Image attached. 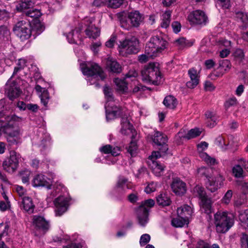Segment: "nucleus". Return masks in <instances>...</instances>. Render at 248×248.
I'll use <instances>...</instances> for the list:
<instances>
[{
	"instance_id": "obj_1",
	"label": "nucleus",
	"mask_w": 248,
	"mask_h": 248,
	"mask_svg": "<svg viewBox=\"0 0 248 248\" xmlns=\"http://www.w3.org/2000/svg\"><path fill=\"white\" fill-rule=\"evenodd\" d=\"M83 74L87 76V81L90 85L95 84L96 87H100L98 82L104 80L106 76L102 68L95 63H88L81 68Z\"/></svg>"
},
{
	"instance_id": "obj_2",
	"label": "nucleus",
	"mask_w": 248,
	"mask_h": 248,
	"mask_svg": "<svg viewBox=\"0 0 248 248\" xmlns=\"http://www.w3.org/2000/svg\"><path fill=\"white\" fill-rule=\"evenodd\" d=\"M158 63H150L141 71L142 80L146 83L157 85L160 82L161 75Z\"/></svg>"
},
{
	"instance_id": "obj_3",
	"label": "nucleus",
	"mask_w": 248,
	"mask_h": 248,
	"mask_svg": "<svg viewBox=\"0 0 248 248\" xmlns=\"http://www.w3.org/2000/svg\"><path fill=\"white\" fill-rule=\"evenodd\" d=\"M103 92L107 100L105 105L106 118L107 120L114 119L120 115L121 108L114 104V97L112 90L110 88L105 86L104 87Z\"/></svg>"
},
{
	"instance_id": "obj_4",
	"label": "nucleus",
	"mask_w": 248,
	"mask_h": 248,
	"mask_svg": "<svg viewBox=\"0 0 248 248\" xmlns=\"http://www.w3.org/2000/svg\"><path fill=\"white\" fill-rule=\"evenodd\" d=\"M214 223L217 233H224L233 225V220L226 212L218 211L214 215Z\"/></svg>"
},
{
	"instance_id": "obj_5",
	"label": "nucleus",
	"mask_w": 248,
	"mask_h": 248,
	"mask_svg": "<svg viewBox=\"0 0 248 248\" xmlns=\"http://www.w3.org/2000/svg\"><path fill=\"white\" fill-rule=\"evenodd\" d=\"M168 42L161 36H152L146 45V51L151 56H158L168 46Z\"/></svg>"
},
{
	"instance_id": "obj_6",
	"label": "nucleus",
	"mask_w": 248,
	"mask_h": 248,
	"mask_svg": "<svg viewBox=\"0 0 248 248\" xmlns=\"http://www.w3.org/2000/svg\"><path fill=\"white\" fill-rule=\"evenodd\" d=\"M140 48V41L135 36L126 38L119 45V52L123 56L136 54Z\"/></svg>"
},
{
	"instance_id": "obj_7",
	"label": "nucleus",
	"mask_w": 248,
	"mask_h": 248,
	"mask_svg": "<svg viewBox=\"0 0 248 248\" xmlns=\"http://www.w3.org/2000/svg\"><path fill=\"white\" fill-rule=\"evenodd\" d=\"M154 205L155 201L152 199H148L143 202L137 209V217L141 226H145L147 223L149 210Z\"/></svg>"
},
{
	"instance_id": "obj_8",
	"label": "nucleus",
	"mask_w": 248,
	"mask_h": 248,
	"mask_svg": "<svg viewBox=\"0 0 248 248\" xmlns=\"http://www.w3.org/2000/svg\"><path fill=\"white\" fill-rule=\"evenodd\" d=\"M127 18L128 21L125 18H122L120 20L121 26L126 30H128L131 27H139L144 19L143 15L138 11L129 12Z\"/></svg>"
},
{
	"instance_id": "obj_9",
	"label": "nucleus",
	"mask_w": 248,
	"mask_h": 248,
	"mask_svg": "<svg viewBox=\"0 0 248 248\" xmlns=\"http://www.w3.org/2000/svg\"><path fill=\"white\" fill-rule=\"evenodd\" d=\"M13 31L14 33L21 41H24L30 38L31 35V26L25 21H19L14 26Z\"/></svg>"
},
{
	"instance_id": "obj_10",
	"label": "nucleus",
	"mask_w": 248,
	"mask_h": 248,
	"mask_svg": "<svg viewBox=\"0 0 248 248\" xmlns=\"http://www.w3.org/2000/svg\"><path fill=\"white\" fill-rule=\"evenodd\" d=\"M5 119L6 122L0 120V133L2 132L7 134V136L19 135L20 132L16 126V122L13 120V116H8Z\"/></svg>"
},
{
	"instance_id": "obj_11",
	"label": "nucleus",
	"mask_w": 248,
	"mask_h": 248,
	"mask_svg": "<svg viewBox=\"0 0 248 248\" xmlns=\"http://www.w3.org/2000/svg\"><path fill=\"white\" fill-rule=\"evenodd\" d=\"M19 158V155L15 151H11L9 158L5 159L3 162L2 166L4 170L9 172L15 171L18 167Z\"/></svg>"
},
{
	"instance_id": "obj_12",
	"label": "nucleus",
	"mask_w": 248,
	"mask_h": 248,
	"mask_svg": "<svg viewBox=\"0 0 248 248\" xmlns=\"http://www.w3.org/2000/svg\"><path fill=\"white\" fill-rule=\"evenodd\" d=\"M188 19L191 24L195 25L204 26L208 22V17L205 13L200 10L190 13Z\"/></svg>"
},
{
	"instance_id": "obj_13",
	"label": "nucleus",
	"mask_w": 248,
	"mask_h": 248,
	"mask_svg": "<svg viewBox=\"0 0 248 248\" xmlns=\"http://www.w3.org/2000/svg\"><path fill=\"white\" fill-rule=\"evenodd\" d=\"M159 157H160V153L155 151L153 152L149 157V166L152 172L157 176H160L164 169V165L156 160Z\"/></svg>"
},
{
	"instance_id": "obj_14",
	"label": "nucleus",
	"mask_w": 248,
	"mask_h": 248,
	"mask_svg": "<svg viewBox=\"0 0 248 248\" xmlns=\"http://www.w3.org/2000/svg\"><path fill=\"white\" fill-rule=\"evenodd\" d=\"M32 223L34 229L43 234H45L50 227L49 221L46 220L44 217L40 216H34Z\"/></svg>"
},
{
	"instance_id": "obj_15",
	"label": "nucleus",
	"mask_w": 248,
	"mask_h": 248,
	"mask_svg": "<svg viewBox=\"0 0 248 248\" xmlns=\"http://www.w3.org/2000/svg\"><path fill=\"white\" fill-rule=\"evenodd\" d=\"M224 180L220 174L209 177L206 182V188L211 192H214L223 186Z\"/></svg>"
},
{
	"instance_id": "obj_16",
	"label": "nucleus",
	"mask_w": 248,
	"mask_h": 248,
	"mask_svg": "<svg viewBox=\"0 0 248 248\" xmlns=\"http://www.w3.org/2000/svg\"><path fill=\"white\" fill-rule=\"evenodd\" d=\"M201 131L198 128H193L189 130L187 133H186L184 130H181L175 136V141L180 144L184 139L187 140L193 139L199 136L201 134Z\"/></svg>"
},
{
	"instance_id": "obj_17",
	"label": "nucleus",
	"mask_w": 248,
	"mask_h": 248,
	"mask_svg": "<svg viewBox=\"0 0 248 248\" xmlns=\"http://www.w3.org/2000/svg\"><path fill=\"white\" fill-rule=\"evenodd\" d=\"M54 203L56 216H61L66 211L68 206V202L64 197H59L56 198Z\"/></svg>"
},
{
	"instance_id": "obj_18",
	"label": "nucleus",
	"mask_w": 248,
	"mask_h": 248,
	"mask_svg": "<svg viewBox=\"0 0 248 248\" xmlns=\"http://www.w3.org/2000/svg\"><path fill=\"white\" fill-rule=\"evenodd\" d=\"M171 187L173 191L177 195H183L186 191V183L180 178L174 179L171 185Z\"/></svg>"
},
{
	"instance_id": "obj_19",
	"label": "nucleus",
	"mask_w": 248,
	"mask_h": 248,
	"mask_svg": "<svg viewBox=\"0 0 248 248\" xmlns=\"http://www.w3.org/2000/svg\"><path fill=\"white\" fill-rule=\"evenodd\" d=\"M51 180L43 174H38L34 177L32 182L34 187L44 186L50 188Z\"/></svg>"
},
{
	"instance_id": "obj_20",
	"label": "nucleus",
	"mask_w": 248,
	"mask_h": 248,
	"mask_svg": "<svg viewBox=\"0 0 248 248\" xmlns=\"http://www.w3.org/2000/svg\"><path fill=\"white\" fill-rule=\"evenodd\" d=\"M188 74L190 80L187 82L186 86L188 88L193 89L199 84V77L198 73L195 68H191L188 70Z\"/></svg>"
},
{
	"instance_id": "obj_21",
	"label": "nucleus",
	"mask_w": 248,
	"mask_h": 248,
	"mask_svg": "<svg viewBox=\"0 0 248 248\" xmlns=\"http://www.w3.org/2000/svg\"><path fill=\"white\" fill-rule=\"evenodd\" d=\"M94 19L93 18H87L85 21L89 22V24H86V25L88 26L85 31L86 34L90 38L95 39L100 34L99 29L92 24Z\"/></svg>"
},
{
	"instance_id": "obj_22",
	"label": "nucleus",
	"mask_w": 248,
	"mask_h": 248,
	"mask_svg": "<svg viewBox=\"0 0 248 248\" xmlns=\"http://www.w3.org/2000/svg\"><path fill=\"white\" fill-rule=\"evenodd\" d=\"M231 64L230 62L228 60H221L219 62V66L214 72V75L217 77H220L223 76L227 71L231 68Z\"/></svg>"
},
{
	"instance_id": "obj_23",
	"label": "nucleus",
	"mask_w": 248,
	"mask_h": 248,
	"mask_svg": "<svg viewBox=\"0 0 248 248\" xmlns=\"http://www.w3.org/2000/svg\"><path fill=\"white\" fill-rule=\"evenodd\" d=\"M234 13L236 19L243 24V25L242 26V31H241V36L242 37L243 32L248 31V16L246 13L239 10H235Z\"/></svg>"
},
{
	"instance_id": "obj_24",
	"label": "nucleus",
	"mask_w": 248,
	"mask_h": 248,
	"mask_svg": "<svg viewBox=\"0 0 248 248\" xmlns=\"http://www.w3.org/2000/svg\"><path fill=\"white\" fill-rule=\"evenodd\" d=\"M107 68L113 73H120L122 71V67L119 63L114 59L108 57L106 62Z\"/></svg>"
},
{
	"instance_id": "obj_25",
	"label": "nucleus",
	"mask_w": 248,
	"mask_h": 248,
	"mask_svg": "<svg viewBox=\"0 0 248 248\" xmlns=\"http://www.w3.org/2000/svg\"><path fill=\"white\" fill-rule=\"evenodd\" d=\"M36 92L39 93V97L42 104L46 107L49 100L48 92L45 88H42L40 85H36L35 87Z\"/></svg>"
},
{
	"instance_id": "obj_26",
	"label": "nucleus",
	"mask_w": 248,
	"mask_h": 248,
	"mask_svg": "<svg viewBox=\"0 0 248 248\" xmlns=\"http://www.w3.org/2000/svg\"><path fill=\"white\" fill-rule=\"evenodd\" d=\"M178 216L186 219L188 220L189 217L191 216L193 213V210L192 208L187 205H185L183 206L180 207L177 209Z\"/></svg>"
},
{
	"instance_id": "obj_27",
	"label": "nucleus",
	"mask_w": 248,
	"mask_h": 248,
	"mask_svg": "<svg viewBox=\"0 0 248 248\" xmlns=\"http://www.w3.org/2000/svg\"><path fill=\"white\" fill-rule=\"evenodd\" d=\"M11 40V32L5 26H0V42L7 43Z\"/></svg>"
},
{
	"instance_id": "obj_28",
	"label": "nucleus",
	"mask_w": 248,
	"mask_h": 248,
	"mask_svg": "<svg viewBox=\"0 0 248 248\" xmlns=\"http://www.w3.org/2000/svg\"><path fill=\"white\" fill-rule=\"evenodd\" d=\"M153 142L158 146L164 145L167 142V136L159 131H155L152 138Z\"/></svg>"
},
{
	"instance_id": "obj_29",
	"label": "nucleus",
	"mask_w": 248,
	"mask_h": 248,
	"mask_svg": "<svg viewBox=\"0 0 248 248\" xmlns=\"http://www.w3.org/2000/svg\"><path fill=\"white\" fill-rule=\"evenodd\" d=\"M121 133L124 135H127L132 132L133 126L130 122L129 119L123 117L121 121Z\"/></svg>"
},
{
	"instance_id": "obj_30",
	"label": "nucleus",
	"mask_w": 248,
	"mask_h": 248,
	"mask_svg": "<svg viewBox=\"0 0 248 248\" xmlns=\"http://www.w3.org/2000/svg\"><path fill=\"white\" fill-rule=\"evenodd\" d=\"M201 209L207 215H210L213 211L211 200L210 198H206L201 201Z\"/></svg>"
},
{
	"instance_id": "obj_31",
	"label": "nucleus",
	"mask_w": 248,
	"mask_h": 248,
	"mask_svg": "<svg viewBox=\"0 0 248 248\" xmlns=\"http://www.w3.org/2000/svg\"><path fill=\"white\" fill-rule=\"evenodd\" d=\"M22 205L23 209L29 213L33 212L34 206L33 204L32 200L29 197H24L22 198Z\"/></svg>"
},
{
	"instance_id": "obj_32",
	"label": "nucleus",
	"mask_w": 248,
	"mask_h": 248,
	"mask_svg": "<svg viewBox=\"0 0 248 248\" xmlns=\"http://www.w3.org/2000/svg\"><path fill=\"white\" fill-rule=\"evenodd\" d=\"M156 201L159 205L166 206L170 205L171 200L167 193H161L156 197Z\"/></svg>"
},
{
	"instance_id": "obj_33",
	"label": "nucleus",
	"mask_w": 248,
	"mask_h": 248,
	"mask_svg": "<svg viewBox=\"0 0 248 248\" xmlns=\"http://www.w3.org/2000/svg\"><path fill=\"white\" fill-rule=\"evenodd\" d=\"M193 195L196 197H199L201 201L208 198L204 188L199 185L194 187L193 189Z\"/></svg>"
},
{
	"instance_id": "obj_34",
	"label": "nucleus",
	"mask_w": 248,
	"mask_h": 248,
	"mask_svg": "<svg viewBox=\"0 0 248 248\" xmlns=\"http://www.w3.org/2000/svg\"><path fill=\"white\" fill-rule=\"evenodd\" d=\"M171 12L170 10H167L163 14L161 17L162 22L161 27L163 28H167L170 25V22Z\"/></svg>"
},
{
	"instance_id": "obj_35",
	"label": "nucleus",
	"mask_w": 248,
	"mask_h": 248,
	"mask_svg": "<svg viewBox=\"0 0 248 248\" xmlns=\"http://www.w3.org/2000/svg\"><path fill=\"white\" fill-rule=\"evenodd\" d=\"M163 104L168 108L174 109L177 105V100L174 96L169 95L164 98Z\"/></svg>"
},
{
	"instance_id": "obj_36",
	"label": "nucleus",
	"mask_w": 248,
	"mask_h": 248,
	"mask_svg": "<svg viewBox=\"0 0 248 248\" xmlns=\"http://www.w3.org/2000/svg\"><path fill=\"white\" fill-rule=\"evenodd\" d=\"M174 43L175 45L178 46L180 49L183 48L185 47L190 46L192 45L188 40L184 37H181L176 39Z\"/></svg>"
},
{
	"instance_id": "obj_37",
	"label": "nucleus",
	"mask_w": 248,
	"mask_h": 248,
	"mask_svg": "<svg viewBox=\"0 0 248 248\" xmlns=\"http://www.w3.org/2000/svg\"><path fill=\"white\" fill-rule=\"evenodd\" d=\"M34 3L31 0H22L19 4V6L17 7L18 9L21 11H23L30 9L32 7Z\"/></svg>"
},
{
	"instance_id": "obj_38",
	"label": "nucleus",
	"mask_w": 248,
	"mask_h": 248,
	"mask_svg": "<svg viewBox=\"0 0 248 248\" xmlns=\"http://www.w3.org/2000/svg\"><path fill=\"white\" fill-rule=\"evenodd\" d=\"M216 142L222 150H225L229 148L231 145L229 142L226 141L225 139L222 136H219L216 139Z\"/></svg>"
},
{
	"instance_id": "obj_39",
	"label": "nucleus",
	"mask_w": 248,
	"mask_h": 248,
	"mask_svg": "<svg viewBox=\"0 0 248 248\" xmlns=\"http://www.w3.org/2000/svg\"><path fill=\"white\" fill-rule=\"evenodd\" d=\"M187 223V220L186 219L179 216L173 218L171 220V225L175 227H182Z\"/></svg>"
},
{
	"instance_id": "obj_40",
	"label": "nucleus",
	"mask_w": 248,
	"mask_h": 248,
	"mask_svg": "<svg viewBox=\"0 0 248 248\" xmlns=\"http://www.w3.org/2000/svg\"><path fill=\"white\" fill-rule=\"evenodd\" d=\"M8 97L11 100L18 97L20 94V91L17 88L11 87L7 92Z\"/></svg>"
},
{
	"instance_id": "obj_41",
	"label": "nucleus",
	"mask_w": 248,
	"mask_h": 248,
	"mask_svg": "<svg viewBox=\"0 0 248 248\" xmlns=\"http://www.w3.org/2000/svg\"><path fill=\"white\" fill-rule=\"evenodd\" d=\"M114 82L116 84L118 90L125 91L127 89V84L124 79L116 78L114 79Z\"/></svg>"
},
{
	"instance_id": "obj_42",
	"label": "nucleus",
	"mask_w": 248,
	"mask_h": 248,
	"mask_svg": "<svg viewBox=\"0 0 248 248\" xmlns=\"http://www.w3.org/2000/svg\"><path fill=\"white\" fill-rule=\"evenodd\" d=\"M45 29L44 25L39 21H36L33 23V26L31 27V31H35L36 34L39 35L42 33Z\"/></svg>"
},
{
	"instance_id": "obj_43",
	"label": "nucleus",
	"mask_w": 248,
	"mask_h": 248,
	"mask_svg": "<svg viewBox=\"0 0 248 248\" xmlns=\"http://www.w3.org/2000/svg\"><path fill=\"white\" fill-rule=\"evenodd\" d=\"M25 14L28 16L35 18H38L41 16V13L39 10L31 8L26 11Z\"/></svg>"
},
{
	"instance_id": "obj_44",
	"label": "nucleus",
	"mask_w": 248,
	"mask_h": 248,
	"mask_svg": "<svg viewBox=\"0 0 248 248\" xmlns=\"http://www.w3.org/2000/svg\"><path fill=\"white\" fill-rule=\"evenodd\" d=\"M7 140L10 145H16L21 142L20 135L7 136Z\"/></svg>"
},
{
	"instance_id": "obj_45",
	"label": "nucleus",
	"mask_w": 248,
	"mask_h": 248,
	"mask_svg": "<svg viewBox=\"0 0 248 248\" xmlns=\"http://www.w3.org/2000/svg\"><path fill=\"white\" fill-rule=\"evenodd\" d=\"M233 192L232 190H228L224 194L221 201L223 204L228 205L231 201Z\"/></svg>"
},
{
	"instance_id": "obj_46",
	"label": "nucleus",
	"mask_w": 248,
	"mask_h": 248,
	"mask_svg": "<svg viewBox=\"0 0 248 248\" xmlns=\"http://www.w3.org/2000/svg\"><path fill=\"white\" fill-rule=\"evenodd\" d=\"M156 56H151L150 54L147 53L146 51V47H145V54L140 55L138 56V60L141 63L147 62L149 59H153L156 57Z\"/></svg>"
},
{
	"instance_id": "obj_47",
	"label": "nucleus",
	"mask_w": 248,
	"mask_h": 248,
	"mask_svg": "<svg viewBox=\"0 0 248 248\" xmlns=\"http://www.w3.org/2000/svg\"><path fill=\"white\" fill-rule=\"evenodd\" d=\"M232 173L234 176L237 178L243 176V170L240 165H235L232 168Z\"/></svg>"
},
{
	"instance_id": "obj_48",
	"label": "nucleus",
	"mask_w": 248,
	"mask_h": 248,
	"mask_svg": "<svg viewBox=\"0 0 248 248\" xmlns=\"http://www.w3.org/2000/svg\"><path fill=\"white\" fill-rule=\"evenodd\" d=\"M138 147L135 142H131L129 146L127 148V152L130 154L131 156H135Z\"/></svg>"
},
{
	"instance_id": "obj_49",
	"label": "nucleus",
	"mask_w": 248,
	"mask_h": 248,
	"mask_svg": "<svg viewBox=\"0 0 248 248\" xmlns=\"http://www.w3.org/2000/svg\"><path fill=\"white\" fill-rule=\"evenodd\" d=\"M17 66L15 67L13 76L16 74L17 72L23 69L26 66V61L24 59H19L17 64Z\"/></svg>"
},
{
	"instance_id": "obj_50",
	"label": "nucleus",
	"mask_w": 248,
	"mask_h": 248,
	"mask_svg": "<svg viewBox=\"0 0 248 248\" xmlns=\"http://www.w3.org/2000/svg\"><path fill=\"white\" fill-rule=\"evenodd\" d=\"M205 115L207 118L210 119L211 121L213 122V124H210V125L208 124V125L210 127H214L215 124H216V121L217 120L215 114L213 112L208 111L206 112Z\"/></svg>"
},
{
	"instance_id": "obj_51",
	"label": "nucleus",
	"mask_w": 248,
	"mask_h": 248,
	"mask_svg": "<svg viewBox=\"0 0 248 248\" xmlns=\"http://www.w3.org/2000/svg\"><path fill=\"white\" fill-rule=\"evenodd\" d=\"M240 241L241 248H248V235L247 234L242 233Z\"/></svg>"
},
{
	"instance_id": "obj_52",
	"label": "nucleus",
	"mask_w": 248,
	"mask_h": 248,
	"mask_svg": "<svg viewBox=\"0 0 248 248\" xmlns=\"http://www.w3.org/2000/svg\"><path fill=\"white\" fill-rule=\"evenodd\" d=\"M123 2V0H108V6L113 8H117L120 7Z\"/></svg>"
},
{
	"instance_id": "obj_53",
	"label": "nucleus",
	"mask_w": 248,
	"mask_h": 248,
	"mask_svg": "<svg viewBox=\"0 0 248 248\" xmlns=\"http://www.w3.org/2000/svg\"><path fill=\"white\" fill-rule=\"evenodd\" d=\"M151 240L150 235L148 234L145 233L142 234L140 238V244L141 246L146 245Z\"/></svg>"
},
{
	"instance_id": "obj_54",
	"label": "nucleus",
	"mask_w": 248,
	"mask_h": 248,
	"mask_svg": "<svg viewBox=\"0 0 248 248\" xmlns=\"http://www.w3.org/2000/svg\"><path fill=\"white\" fill-rule=\"evenodd\" d=\"M237 104V100L235 97H233L229 98L225 103L224 106L226 110L228 109L230 107L234 106Z\"/></svg>"
},
{
	"instance_id": "obj_55",
	"label": "nucleus",
	"mask_w": 248,
	"mask_h": 248,
	"mask_svg": "<svg viewBox=\"0 0 248 248\" xmlns=\"http://www.w3.org/2000/svg\"><path fill=\"white\" fill-rule=\"evenodd\" d=\"M210 169L205 167H201L198 170V174L202 176H205L207 179L210 176H209Z\"/></svg>"
},
{
	"instance_id": "obj_56",
	"label": "nucleus",
	"mask_w": 248,
	"mask_h": 248,
	"mask_svg": "<svg viewBox=\"0 0 248 248\" xmlns=\"http://www.w3.org/2000/svg\"><path fill=\"white\" fill-rule=\"evenodd\" d=\"M117 186L122 188H124L125 187L129 188L127 180L124 178L119 179L117 183Z\"/></svg>"
},
{
	"instance_id": "obj_57",
	"label": "nucleus",
	"mask_w": 248,
	"mask_h": 248,
	"mask_svg": "<svg viewBox=\"0 0 248 248\" xmlns=\"http://www.w3.org/2000/svg\"><path fill=\"white\" fill-rule=\"evenodd\" d=\"M217 4L223 9H228L231 6L230 0H218Z\"/></svg>"
},
{
	"instance_id": "obj_58",
	"label": "nucleus",
	"mask_w": 248,
	"mask_h": 248,
	"mask_svg": "<svg viewBox=\"0 0 248 248\" xmlns=\"http://www.w3.org/2000/svg\"><path fill=\"white\" fill-rule=\"evenodd\" d=\"M116 40V36L115 35H111L110 39L106 43V46L108 47H112L114 46Z\"/></svg>"
},
{
	"instance_id": "obj_59",
	"label": "nucleus",
	"mask_w": 248,
	"mask_h": 248,
	"mask_svg": "<svg viewBox=\"0 0 248 248\" xmlns=\"http://www.w3.org/2000/svg\"><path fill=\"white\" fill-rule=\"evenodd\" d=\"M108 0H94L93 2V5L100 7L104 5L108 6Z\"/></svg>"
},
{
	"instance_id": "obj_60",
	"label": "nucleus",
	"mask_w": 248,
	"mask_h": 248,
	"mask_svg": "<svg viewBox=\"0 0 248 248\" xmlns=\"http://www.w3.org/2000/svg\"><path fill=\"white\" fill-rule=\"evenodd\" d=\"M74 30L72 29L71 31L69 32L68 33H65V35L70 43L74 44L76 43L75 39H74Z\"/></svg>"
},
{
	"instance_id": "obj_61",
	"label": "nucleus",
	"mask_w": 248,
	"mask_h": 248,
	"mask_svg": "<svg viewBox=\"0 0 248 248\" xmlns=\"http://www.w3.org/2000/svg\"><path fill=\"white\" fill-rule=\"evenodd\" d=\"M171 26L173 31L175 33H177L180 31L181 26L179 22L174 21L172 22Z\"/></svg>"
},
{
	"instance_id": "obj_62",
	"label": "nucleus",
	"mask_w": 248,
	"mask_h": 248,
	"mask_svg": "<svg viewBox=\"0 0 248 248\" xmlns=\"http://www.w3.org/2000/svg\"><path fill=\"white\" fill-rule=\"evenodd\" d=\"M128 199L129 201L131 203L136 202L138 200L137 193H132L129 194L128 196Z\"/></svg>"
},
{
	"instance_id": "obj_63",
	"label": "nucleus",
	"mask_w": 248,
	"mask_h": 248,
	"mask_svg": "<svg viewBox=\"0 0 248 248\" xmlns=\"http://www.w3.org/2000/svg\"><path fill=\"white\" fill-rule=\"evenodd\" d=\"M112 146L110 145H106L100 148V151L104 154L110 153Z\"/></svg>"
},
{
	"instance_id": "obj_64",
	"label": "nucleus",
	"mask_w": 248,
	"mask_h": 248,
	"mask_svg": "<svg viewBox=\"0 0 248 248\" xmlns=\"http://www.w3.org/2000/svg\"><path fill=\"white\" fill-rule=\"evenodd\" d=\"M234 56L235 57L238 58V59H243L244 57L243 50L241 49H236L234 53Z\"/></svg>"
}]
</instances>
